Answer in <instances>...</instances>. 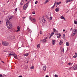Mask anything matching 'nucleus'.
<instances>
[{"mask_svg": "<svg viewBox=\"0 0 77 77\" xmlns=\"http://www.w3.org/2000/svg\"><path fill=\"white\" fill-rule=\"evenodd\" d=\"M18 31H20V27L19 26H18L17 27Z\"/></svg>", "mask_w": 77, "mask_h": 77, "instance_id": "obj_33", "label": "nucleus"}, {"mask_svg": "<svg viewBox=\"0 0 77 77\" xmlns=\"http://www.w3.org/2000/svg\"><path fill=\"white\" fill-rule=\"evenodd\" d=\"M3 51H4V52H6L7 51H6V50H4Z\"/></svg>", "mask_w": 77, "mask_h": 77, "instance_id": "obj_47", "label": "nucleus"}, {"mask_svg": "<svg viewBox=\"0 0 77 77\" xmlns=\"http://www.w3.org/2000/svg\"><path fill=\"white\" fill-rule=\"evenodd\" d=\"M23 3H24V0H21L20 2V5H23Z\"/></svg>", "mask_w": 77, "mask_h": 77, "instance_id": "obj_8", "label": "nucleus"}, {"mask_svg": "<svg viewBox=\"0 0 77 77\" xmlns=\"http://www.w3.org/2000/svg\"><path fill=\"white\" fill-rule=\"evenodd\" d=\"M28 6H29V4H28V3H26L24 5L23 7V10H26L27 8H28Z\"/></svg>", "mask_w": 77, "mask_h": 77, "instance_id": "obj_2", "label": "nucleus"}, {"mask_svg": "<svg viewBox=\"0 0 77 77\" xmlns=\"http://www.w3.org/2000/svg\"><path fill=\"white\" fill-rule=\"evenodd\" d=\"M62 52L63 53H64V48H63V51Z\"/></svg>", "mask_w": 77, "mask_h": 77, "instance_id": "obj_37", "label": "nucleus"}, {"mask_svg": "<svg viewBox=\"0 0 77 77\" xmlns=\"http://www.w3.org/2000/svg\"><path fill=\"white\" fill-rule=\"evenodd\" d=\"M30 69H34V66H32V67H30Z\"/></svg>", "mask_w": 77, "mask_h": 77, "instance_id": "obj_30", "label": "nucleus"}, {"mask_svg": "<svg viewBox=\"0 0 77 77\" xmlns=\"http://www.w3.org/2000/svg\"><path fill=\"white\" fill-rule=\"evenodd\" d=\"M42 32L40 31V34H42Z\"/></svg>", "mask_w": 77, "mask_h": 77, "instance_id": "obj_54", "label": "nucleus"}, {"mask_svg": "<svg viewBox=\"0 0 77 77\" xmlns=\"http://www.w3.org/2000/svg\"><path fill=\"white\" fill-rule=\"evenodd\" d=\"M55 11L56 12H58V11H59V8H56L55 9Z\"/></svg>", "mask_w": 77, "mask_h": 77, "instance_id": "obj_13", "label": "nucleus"}, {"mask_svg": "<svg viewBox=\"0 0 77 77\" xmlns=\"http://www.w3.org/2000/svg\"><path fill=\"white\" fill-rule=\"evenodd\" d=\"M13 56L14 57H17V55L16 54L14 53V55H13Z\"/></svg>", "mask_w": 77, "mask_h": 77, "instance_id": "obj_21", "label": "nucleus"}, {"mask_svg": "<svg viewBox=\"0 0 77 77\" xmlns=\"http://www.w3.org/2000/svg\"><path fill=\"white\" fill-rule=\"evenodd\" d=\"M32 21H33L34 23H35L36 22V19L35 18H32Z\"/></svg>", "mask_w": 77, "mask_h": 77, "instance_id": "obj_15", "label": "nucleus"}, {"mask_svg": "<svg viewBox=\"0 0 77 77\" xmlns=\"http://www.w3.org/2000/svg\"><path fill=\"white\" fill-rule=\"evenodd\" d=\"M75 32H74V31L72 33V36H74L75 35Z\"/></svg>", "mask_w": 77, "mask_h": 77, "instance_id": "obj_23", "label": "nucleus"}, {"mask_svg": "<svg viewBox=\"0 0 77 77\" xmlns=\"http://www.w3.org/2000/svg\"><path fill=\"white\" fill-rule=\"evenodd\" d=\"M32 30L31 29H29V33H31L32 32Z\"/></svg>", "mask_w": 77, "mask_h": 77, "instance_id": "obj_16", "label": "nucleus"}, {"mask_svg": "<svg viewBox=\"0 0 77 77\" xmlns=\"http://www.w3.org/2000/svg\"><path fill=\"white\" fill-rule=\"evenodd\" d=\"M0 77H2V74H0Z\"/></svg>", "mask_w": 77, "mask_h": 77, "instance_id": "obj_48", "label": "nucleus"}, {"mask_svg": "<svg viewBox=\"0 0 77 77\" xmlns=\"http://www.w3.org/2000/svg\"><path fill=\"white\" fill-rule=\"evenodd\" d=\"M51 36H51V35H50V37H51Z\"/></svg>", "mask_w": 77, "mask_h": 77, "instance_id": "obj_61", "label": "nucleus"}, {"mask_svg": "<svg viewBox=\"0 0 77 77\" xmlns=\"http://www.w3.org/2000/svg\"><path fill=\"white\" fill-rule=\"evenodd\" d=\"M69 2H71V0H66V3H68Z\"/></svg>", "mask_w": 77, "mask_h": 77, "instance_id": "obj_14", "label": "nucleus"}, {"mask_svg": "<svg viewBox=\"0 0 77 77\" xmlns=\"http://www.w3.org/2000/svg\"><path fill=\"white\" fill-rule=\"evenodd\" d=\"M14 53H13L12 54H11L10 56H14Z\"/></svg>", "mask_w": 77, "mask_h": 77, "instance_id": "obj_46", "label": "nucleus"}, {"mask_svg": "<svg viewBox=\"0 0 77 77\" xmlns=\"http://www.w3.org/2000/svg\"><path fill=\"white\" fill-rule=\"evenodd\" d=\"M2 77H6V75H2Z\"/></svg>", "mask_w": 77, "mask_h": 77, "instance_id": "obj_36", "label": "nucleus"}, {"mask_svg": "<svg viewBox=\"0 0 77 77\" xmlns=\"http://www.w3.org/2000/svg\"><path fill=\"white\" fill-rule=\"evenodd\" d=\"M18 30L15 31L16 32H18Z\"/></svg>", "mask_w": 77, "mask_h": 77, "instance_id": "obj_60", "label": "nucleus"}, {"mask_svg": "<svg viewBox=\"0 0 77 77\" xmlns=\"http://www.w3.org/2000/svg\"><path fill=\"white\" fill-rule=\"evenodd\" d=\"M53 31L54 32H56V29L54 28L53 29Z\"/></svg>", "mask_w": 77, "mask_h": 77, "instance_id": "obj_29", "label": "nucleus"}, {"mask_svg": "<svg viewBox=\"0 0 77 77\" xmlns=\"http://www.w3.org/2000/svg\"><path fill=\"white\" fill-rule=\"evenodd\" d=\"M68 11L66 12V14H67V13H68Z\"/></svg>", "mask_w": 77, "mask_h": 77, "instance_id": "obj_62", "label": "nucleus"}, {"mask_svg": "<svg viewBox=\"0 0 77 77\" xmlns=\"http://www.w3.org/2000/svg\"><path fill=\"white\" fill-rule=\"evenodd\" d=\"M1 62H2V63H4V62H3V61H1Z\"/></svg>", "mask_w": 77, "mask_h": 77, "instance_id": "obj_55", "label": "nucleus"}, {"mask_svg": "<svg viewBox=\"0 0 77 77\" xmlns=\"http://www.w3.org/2000/svg\"><path fill=\"white\" fill-rule=\"evenodd\" d=\"M11 53H9V54H8L9 56H10H10H11Z\"/></svg>", "mask_w": 77, "mask_h": 77, "instance_id": "obj_45", "label": "nucleus"}, {"mask_svg": "<svg viewBox=\"0 0 77 77\" xmlns=\"http://www.w3.org/2000/svg\"><path fill=\"white\" fill-rule=\"evenodd\" d=\"M68 64L69 65H72V63H69Z\"/></svg>", "mask_w": 77, "mask_h": 77, "instance_id": "obj_31", "label": "nucleus"}, {"mask_svg": "<svg viewBox=\"0 0 77 77\" xmlns=\"http://www.w3.org/2000/svg\"><path fill=\"white\" fill-rule=\"evenodd\" d=\"M53 35H54V32H52L51 34V36H53Z\"/></svg>", "mask_w": 77, "mask_h": 77, "instance_id": "obj_34", "label": "nucleus"}, {"mask_svg": "<svg viewBox=\"0 0 77 77\" xmlns=\"http://www.w3.org/2000/svg\"><path fill=\"white\" fill-rule=\"evenodd\" d=\"M46 77H48V76L47 75H46Z\"/></svg>", "mask_w": 77, "mask_h": 77, "instance_id": "obj_56", "label": "nucleus"}, {"mask_svg": "<svg viewBox=\"0 0 77 77\" xmlns=\"http://www.w3.org/2000/svg\"><path fill=\"white\" fill-rule=\"evenodd\" d=\"M29 20L31 21H32V19H33V18H32V17L29 16Z\"/></svg>", "mask_w": 77, "mask_h": 77, "instance_id": "obj_10", "label": "nucleus"}, {"mask_svg": "<svg viewBox=\"0 0 77 77\" xmlns=\"http://www.w3.org/2000/svg\"><path fill=\"white\" fill-rule=\"evenodd\" d=\"M56 7H57V5H56Z\"/></svg>", "mask_w": 77, "mask_h": 77, "instance_id": "obj_64", "label": "nucleus"}, {"mask_svg": "<svg viewBox=\"0 0 77 77\" xmlns=\"http://www.w3.org/2000/svg\"><path fill=\"white\" fill-rule=\"evenodd\" d=\"M70 30H72V29L71 28V29H70Z\"/></svg>", "mask_w": 77, "mask_h": 77, "instance_id": "obj_63", "label": "nucleus"}, {"mask_svg": "<svg viewBox=\"0 0 77 77\" xmlns=\"http://www.w3.org/2000/svg\"><path fill=\"white\" fill-rule=\"evenodd\" d=\"M72 69H73L74 70H77V65H76L75 66H73Z\"/></svg>", "mask_w": 77, "mask_h": 77, "instance_id": "obj_5", "label": "nucleus"}, {"mask_svg": "<svg viewBox=\"0 0 77 77\" xmlns=\"http://www.w3.org/2000/svg\"><path fill=\"white\" fill-rule=\"evenodd\" d=\"M56 2H55L54 3V5L51 8L52 9H54V6H56Z\"/></svg>", "mask_w": 77, "mask_h": 77, "instance_id": "obj_9", "label": "nucleus"}, {"mask_svg": "<svg viewBox=\"0 0 77 77\" xmlns=\"http://www.w3.org/2000/svg\"><path fill=\"white\" fill-rule=\"evenodd\" d=\"M72 67H70L68 68V69H72Z\"/></svg>", "mask_w": 77, "mask_h": 77, "instance_id": "obj_38", "label": "nucleus"}, {"mask_svg": "<svg viewBox=\"0 0 77 77\" xmlns=\"http://www.w3.org/2000/svg\"><path fill=\"white\" fill-rule=\"evenodd\" d=\"M32 14H33V15H35V11H33L32 12Z\"/></svg>", "mask_w": 77, "mask_h": 77, "instance_id": "obj_42", "label": "nucleus"}, {"mask_svg": "<svg viewBox=\"0 0 77 77\" xmlns=\"http://www.w3.org/2000/svg\"><path fill=\"white\" fill-rule=\"evenodd\" d=\"M63 39H65V34H63Z\"/></svg>", "mask_w": 77, "mask_h": 77, "instance_id": "obj_28", "label": "nucleus"}, {"mask_svg": "<svg viewBox=\"0 0 77 77\" xmlns=\"http://www.w3.org/2000/svg\"><path fill=\"white\" fill-rule=\"evenodd\" d=\"M19 77H22V76L20 75L19 76Z\"/></svg>", "mask_w": 77, "mask_h": 77, "instance_id": "obj_58", "label": "nucleus"}, {"mask_svg": "<svg viewBox=\"0 0 77 77\" xmlns=\"http://www.w3.org/2000/svg\"><path fill=\"white\" fill-rule=\"evenodd\" d=\"M52 44L53 45H54L55 44V40H53L52 41Z\"/></svg>", "mask_w": 77, "mask_h": 77, "instance_id": "obj_7", "label": "nucleus"}, {"mask_svg": "<svg viewBox=\"0 0 77 77\" xmlns=\"http://www.w3.org/2000/svg\"><path fill=\"white\" fill-rule=\"evenodd\" d=\"M50 20H51L52 19V17H51V14H50Z\"/></svg>", "mask_w": 77, "mask_h": 77, "instance_id": "obj_26", "label": "nucleus"}, {"mask_svg": "<svg viewBox=\"0 0 77 77\" xmlns=\"http://www.w3.org/2000/svg\"><path fill=\"white\" fill-rule=\"evenodd\" d=\"M75 54L76 56H77V54L76 52H75Z\"/></svg>", "mask_w": 77, "mask_h": 77, "instance_id": "obj_50", "label": "nucleus"}, {"mask_svg": "<svg viewBox=\"0 0 77 77\" xmlns=\"http://www.w3.org/2000/svg\"><path fill=\"white\" fill-rule=\"evenodd\" d=\"M74 23L75 24H77V21L76 20H74Z\"/></svg>", "mask_w": 77, "mask_h": 77, "instance_id": "obj_27", "label": "nucleus"}, {"mask_svg": "<svg viewBox=\"0 0 77 77\" xmlns=\"http://www.w3.org/2000/svg\"><path fill=\"white\" fill-rule=\"evenodd\" d=\"M37 48H40V44H38L37 45Z\"/></svg>", "mask_w": 77, "mask_h": 77, "instance_id": "obj_19", "label": "nucleus"}, {"mask_svg": "<svg viewBox=\"0 0 77 77\" xmlns=\"http://www.w3.org/2000/svg\"><path fill=\"white\" fill-rule=\"evenodd\" d=\"M42 22H43V23H45V22H46V20H45V19H43Z\"/></svg>", "mask_w": 77, "mask_h": 77, "instance_id": "obj_24", "label": "nucleus"}, {"mask_svg": "<svg viewBox=\"0 0 77 77\" xmlns=\"http://www.w3.org/2000/svg\"><path fill=\"white\" fill-rule=\"evenodd\" d=\"M15 11H17V8H16L15 10Z\"/></svg>", "mask_w": 77, "mask_h": 77, "instance_id": "obj_52", "label": "nucleus"}, {"mask_svg": "<svg viewBox=\"0 0 77 77\" xmlns=\"http://www.w3.org/2000/svg\"><path fill=\"white\" fill-rule=\"evenodd\" d=\"M13 18L14 17L12 16H11L10 17H7L6 18V25L8 28L9 29H11L12 28V25L11 23L9 21V20H12V18Z\"/></svg>", "mask_w": 77, "mask_h": 77, "instance_id": "obj_1", "label": "nucleus"}, {"mask_svg": "<svg viewBox=\"0 0 77 77\" xmlns=\"http://www.w3.org/2000/svg\"><path fill=\"white\" fill-rule=\"evenodd\" d=\"M2 44L3 46H8L9 45V43L3 41Z\"/></svg>", "mask_w": 77, "mask_h": 77, "instance_id": "obj_3", "label": "nucleus"}, {"mask_svg": "<svg viewBox=\"0 0 77 77\" xmlns=\"http://www.w3.org/2000/svg\"><path fill=\"white\" fill-rule=\"evenodd\" d=\"M49 1L50 0H47L45 1V4L47 3H48V2H49Z\"/></svg>", "mask_w": 77, "mask_h": 77, "instance_id": "obj_18", "label": "nucleus"}, {"mask_svg": "<svg viewBox=\"0 0 77 77\" xmlns=\"http://www.w3.org/2000/svg\"><path fill=\"white\" fill-rule=\"evenodd\" d=\"M14 58H15L16 59H18V58H17V57H14Z\"/></svg>", "mask_w": 77, "mask_h": 77, "instance_id": "obj_53", "label": "nucleus"}, {"mask_svg": "<svg viewBox=\"0 0 77 77\" xmlns=\"http://www.w3.org/2000/svg\"><path fill=\"white\" fill-rule=\"evenodd\" d=\"M35 4H38V1H36L35 2Z\"/></svg>", "mask_w": 77, "mask_h": 77, "instance_id": "obj_44", "label": "nucleus"}, {"mask_svg": "<svg viewBox=\"0 0 77 77\" xmlns=\"http://www.w3.org/2000/svg\"><path fill=\"white\" fill-rule=\"evenodd\" d=\"M24 56H29V54H24Z\"/></svg>", "mask_w": 77, "mask_h": 77, "instance_id": "obj_25", "label": "nucleus"}, {"mask_svg": "<svg viewBox=\"0 0 77 77\" xmlns=\"http://www.w3.org/2000/svg\"><path fill=\"white\" fill-rule=\"evenodd\" d=\"M57 35L58 36H60V35H60V34L59 33H58L57 34Z\"/></svg>", "mask_w": 77, "mask_h": 77, "instance_id": "obj_40", "label": "nucleus"}, {"mask_svg": "<svg viewBox=\"0 0 77 77\" xmlns=\"http://www.w3.org/2000/svg\"><path fill=\"white\" fill-rule=\"evenodd\" d=\"M66 46H69V43L68 42H66Z\"/></svg>", "mask_w": 77, "mask_h": 77, "instance_id": "obj_22", "label": "nucleus"}, {"mask_svg": "<svg viewBox=\"0 0 77 77\" xmlns=\"http://www.w3.org/2000/svg\"><path fill=\"white\" fill-rule=\"evenodd\" d=\"M73 58H75L76 57H77V56L76 55H74L73 57Z\"/></svg>", "mask_w": 77, "mask_h": 77, "instance_id": "obj_35", "label": "nucleus"}, {"mask_svg": "<svg viewBox=\"0 0 77 77\" xmlns=\"http://www.w3.org/2000/svg\"><path fill=\"white\" fill-rule=\"evenodd\" d=\"M47 39H48V37H46L44 39H43L42 41V42L44 43L47 42Z\"/></svg>", "mask_w": 77, "mask_h": 77, "instance_id": "obj_4", "label": "nucleus"}, {"mask_svg": "<svg viewBox=\"0 0 77 77\" xmlns=\"http://www.w3.org/2000/svg\"><path fill=\"white\" fill-rule=\"evenodd\" d=\"M11 38H12L13 39H14L15 38V37L14 36H12L11 37Z\"/></svg>", "mask_w": 77, "mask_h": 77, "instance_id": "obj_39", "label": "nucleus"}, {"mask_svg": "<svg viewBox=\"0 0 77 77\" xmlns=\"http://www.w3.org/2000/svg\"><path fill=\"white\" fill-rule=\"evenodd\" d=\"M60 18H61V19H63L64 20H65V17H63V16H61L60 17Z\"/></svg>", "mask_w": 77, "mask_h": 77, "instance_id": "obj_20", "label": "nucleus"}, {"mask_svg": "<svg viewBox=\"0 0 77 77\" xmlns=\"http://www.w3.org/2000/svg\"><path fill=\"white\" fill-rule=\"evenodd\" d=\"M55 77H58V76L57 75H54Z\"/></svg>", "mask_w": 77, "mask_h": 77, "instance_id": "obj_43", "label": "nucleus"}, {"mask_svg": "<svg viewBox=\"0 0 77 77\" xmlns=\"http://www.w3.org/2000/svg\"><path fill=\"white\" fill-rule=\"evenodd\" d=\"M23 19H24L26 18V17H23Z\"/></svg>", "mask_w": 77, "mask_h": 77, "instance_id": "obj_49", "label": "nucleus"}, {"mask_svg": "<svg viewBox=\"0 0 77 77\" xmlns=\"http://www.w3.org/2000/svg\"><path fill=\"white\" fill-rule=\"evenodd\" d=\"M24 0L26 2H27V0ZM29 0V1H30L31 0Z\"/></svg>", "mask_w": 77, "mask_h": 77, "instance_id": "obj_51", "label": "nucleus"}, {"mask_svg": "<svg viewBox=\"0 0 77 77\" xmlns=\"http://www.w3.org/2000/svg\"><path fill=\"white\" fill-rule=\"evenodd\" d=\"M47 67H46V66H43V71H45L46 70Z\"/></svg>", "mask_w": 77, "mask_h": 77, "instance_id": "obj_6", "label": "nucleus"}, {"mask_svg": "<svg viewBox=\"0 0 77 77\" xmlns=\"http://www.w3.org/2000/svg\"><path fill=\"white\" fill-rule=\"evenodd\" d=\"M61 36V35H58L57 36V38H60V36Z\"/></svg>", "mask_w": 77, "mask_h": 77, "instance_id": "obj_32", "label": "nucleus"}, {"mask_svg": "<svg viewBox=\"0 0 77 77\" xmlns=\"http://www.w3.org/2000/svg\"><path fill=\"white\" fill-rule=\"evenodd\" d=\"M65 29H63V32H65Z\"/></svg>", "mask_w": 77, "mask_h": 77, "instance_id": "obj_57", "label": "nucleus"}, {"mask_svg": "<svg viewBox=\"0 0 77 77\" xmlns=\"http://www.w3.org/2000/svg\"><path fill=\"white\" fill-rule=\"evenodd\" d=\"M61 3V2H56V5H59Z\"/></svg>", "mask_w": 77, "mask_h": 77, "instance_id": "obj_12", "label": "nucleus"}, {"mask_svg": "<svg viewBox=\"0 0 77 77\" xmlns=\"http://www.w3.org/2000/svg\"><path fill=\"white\" fill-rule=\"evenodd\" d=\"M40 42H41L42 41V39L40 40Z\"/></svg>", "mask_w": 77, "mask_h": 77, "instance_id": "obj_59", "label": "nucleus"}, {"mask_svg": "<svg viewBox=\"0 0 77 77\" xmlns=\"http://www.w3.org/2000/svg\"><path fill=\"white\" fill-rule=\"evenodd\" d=\"M73 32H74V33H77V30L76 29H74L73 30Z\"/></svg>", "mask_w": 77, "mask_h": 77, "instance_id": "obj_17", "label": "nucleus"}, {"mask_svg": "<svg viewBox=\"0 0 77 77\" xmlns=\"http://www.w3.org/2000/svg\"><path fill=\"white\" fill-rule=\"evenodd\" d=\"M63 44V42L62 41V40H60L59 42L60 45H62V44Z\"/></svg>", "mask_w": 77, "mask_h": 77, "instance_id": "obj_11", "label": "nucleus"}, {"mask_svg": "<svg viewBox=\"0 0 77 77\" xmlns=\"http://www.w3.org/2000/svg\"><path fill=\"white\" fill-rule=\"evenodd\" d=\"M2 23H3V21H0V24H2Z\"/></svg>", "mask_w": 77, "mask_h": 77, "instance_id": "obj_41", "label": "nucleus"}]
</instances>
